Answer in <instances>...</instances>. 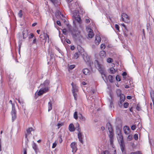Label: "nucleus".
Returning <instances> with one entry per match:
<instances>
[{
  "mask_svg": "<svg viewBox=\"0 0 154 154\" xmlns=\"http://www.w3.org/2000/svg\"><path fill=\"white\" fill-rule=\"evenodd\" d=\"M78 10L79 9L75 10L71 12L72 14V17L74 19V20L73 21V23L74 24L75 27L76 26V22H77L79 25L82 23V21L79 13Z\"/></svg>",
  "mask_w": 154,
  "mask_h": 154,
  "instance_id": "obj_1",
  "label": "nucleus"
},
{
  "mask_svg": "<svg viewBox=\"0 0 154 154\" xmlns=\"http://www.w3.org/2000/svg\"><path fill=\"white\" fill-rule=\"evenodd\" d=\"M80 53L86 64L90 65L91 63L90 58L86 52L82 49L80 51Z\"/></svg>",
  "mask_w": 154,
  "mask_h": 154,
  "instance_id": "obj_2",
  "label": "nucleus"
},
{
  "mask_svg": "<svg viewBox=\"0 0 154 154\" xmlns=\"http://www.w3.org/2000/svg\"><path fill=\"white\" fill-rule=\"evenodd\" d=\"M71 34L73 38L75 40H79L82 37L80 32L76 28L71 31Z\"/></svg>",
  "mask_w": 154,
  "mask_h": 154,
  "instance_id": "obj_3",
  "label": "nucleus"
},
{
  "mask_svg": "<svg viewBox=\"0 0 154 154\" xmlns=\"http://www.w3.org/2000/svg\"><path fill=\"white\" fill-rule=\"evenodd\" d=\"M68 5L69 10L71 12L75 10H77L78 9V8H80L78 3L77 2L75 3H69Z\"/></svg>",
  "mask_w": 154,
  "mask_h": 154,
  "instance_id": "obj_4",
  "label": "nucleus"
},
{
  "mask_svg": "<svg viewBox=\"0 0 154 154\" xmlns=\"http://www.w3.org/2000/svg\"><path fill=\"white\" fill-rule=\"evenodd\" d=\"M109 131V137L110 138V143H112L113 142V133L112 127L109 123H108L106 125Z\"/></svg>",
  "mask_w": 154,
  "mask_h": 154,
  "instance_id": "obj_5",
  "label": "nucleus"
},
{
  "mask_svg": "<svg viewBox=\"0 0 154 154\" xmlns=\"http://www.w3.org/2000/svg\"><path fill=\"white\" fill-rule=\"evenodd\" d=\"M9 103L12 105V109L11 111V115L12 122H13L16 118V111L15 109L14 105L12 103L11 100L9 101Z\"/></svg>",
  "mask_w": 154,
  "mask_h": 154,
  "instance_id": "obj_6",
  "label": "nucleus"
},
{
  "mask_svg": "<svg viewBox=\"0 0 154 154\" xmlns=\"http://www.w3.org/2000/svg\"><path fill=\"white\" fill-rule=\"evenodd\" d=\"M117 137L119 143L124 142L123 140V137L121 133V131L120 129L117 130L116 132Z\"/></svg>",
  "mask_w": 154,
  "mask_h": 154,
  "instance_id": "obj_7",
  "label": "nucleus"
},
{
  "mask_svg": "<svg viewBox=\"0 0 154 154\" xmlns=\"http://www.w3.org/2000/svg\"><path fill=\"white\" fill-rule=\"evenodd\" d=\"M40 88L39 90V91L38 92V95L39 96H41L42 95V94L46 92H47L48 90H45V87H41L40 86Z\"/></svg>",
  "mask_w": 154,
  "mask_h": 154,
  "instance_id": "obj_8",
  "label": "nucleus"
},
{
  "mask_svg": "<svg viewBox=\"0 0 154 154\" xmlns=\"http://www.w3.org/2000/svg\"><path fill=\"white\" fill-rule=\"evenodd\" d=\"M49 81L48 80H45L44 82L40 85L41 87H45V90H48L49 88Z\"/></svg>",
  "mask_w": 154,
  "mask_h": 154,
  "instance_id": "obj_9",
  "label": "nucleus"
},
{
  "mask_svg": "<svg viewBox=\"0 0 154 154\" xmlns=\"http://www.w3.org/2000/svg\"><path fill=\"white\" fill-rule=\"evenodd\" d=\"M86 30L88 33V37L91 38H92L94 35L92 29L89 27H87L86 28Z\"/></svg>",
  "mask_w": 154,
  "mask_h": 154,
  "instance_id": "obj_10",
  "label": "nucleus"
},
{
  "mask_svg": "<svg viewBox=\"0 0 154 154\" xmlns=\"http://www.w3.org/2000/svg\"><path fill=\"white\" fill-rule=\"evenodd\" d=\"M122 20L125 22H128L129 20V17L128 15L125 13H122L121 15Z\"/></svg>",
  "mask_w": 154,
  "mask_h": 154,
  "instance_id": "obj_11",
  "label": "nucleus"
},
{
  "mask_svg": "<svg viewBox=\"0 0 154 154\" xmlns=\"http://www.w3.org/2000/svg\"><path fill=\"white\" fill-rule=\"evenodd\" d=\"M71 85L72 87V93L78 92V88L76 85L74 84L73 82H72Z\"/></svg>",
  "mask_w": 154,
  "mask_h": 154,
  "instance_id": "obj_12",
  "label": "nucleus"
},
{
  "mask_svg": "<svg viewBox=\"0 0 154 154\" xmlns=\"http://www.w3.org/2000/svg\"><path fill=\"white\" fill-rule=\"evenodd\" d=\"M71 148H72V152H75L77 150L76 144L74 142H72L70 145Z\"/></svg>",
  "mask_w": 154,
  "mask_h": 154,
  "instance_id": "obj_13",
  "label": "nucleus"
},
{
  "mask_svg": "<svg viewBox=\"0 0 154 154\" xmlns=\"http://www.w3.org/2000/svg\"><path fill=\"white\" fill-rule=\"evenodd\" d=\"M101 42V38L99 35H97L96 36L95 43L96 45H98Z\"/></svg>",
  "mask_w": 154,
  "mask_h": 154,
  "instance_id": "obj_14",
  "label": "nucleus"
},
{
  "mask_svg": "<svg viewBox=\"0 0 154 154\" xmlns=\"http://www.w3.org/2000/svg\"><path fill=\"white\" fill-rule=\"evenodd\" d=\"M123 130L125 134L126 135L129 134L130 132V129L127 126H125Z\"/></svg>",
  "mask_w": 154,
  "mask_h": 154,
  "instance_id": "obj_15",
  "label": "nucleus"
},
{
  "mask_svg": "<svg viewBox=\"0 0 154 154\" xmlns=\"http://www.w3.org/2000/svg\"><path fill=\"white\" fill-rule=\"evenodd\" d=\"M112 149L113 150V153H112V152L109 153L108 151L106 150L103 151L101 154H116V150L114 148H113Z\"/></svg>",
  "mask_w": 154,
  "mask_h": 154,
  "instance_id": "obj_16",
  "label": "nucleus"
},
{
  "mask_svg": "<svg viewBox=\"0 0 154 154\" xmlns=\"http://www.w3.org/2000/svg\"><path fill=\"white\" fill-rule=\"evenodd\" d=\"M33 143L32 145V147L33 149H34L36 154L38 153V148L36 144L33 141Z\"/></svg>",
  "mask_w": 154,
  "mask_h": 154,
  "instance_id": "obj_17",
  "label": "nucleus"
},
{
  "mask_svg": "<svg viewBox=\"0 0 154 154\" xmlns=\"http://www.w3.org/2000/svg\"><path fill=\"white\" fill-rule=\"evenodd\" d=\"M69 130L70 132H73L75 131V128L73 124L71 123L69 125Z\"/></svg>",
  "mask_w": 154,
  "mask_h": 154,
  "instance_id": "obj_18",
  "label": "nucleus"
},
{
  "mask_svg": "<svg viewBox=\"0 0 154 154\" xmlns=\"http://www.w3.org/2000/svg\"><path fill=\"white\" fill-rule=\"evenodd\" d=\"M22 35L23 39L26 38L28 35V31L26 30H24L22 32Z\"/></svg>",
  "mask_w": 154,
  "mask_h": 154,
  "instance_id": "obj_19",
  "label": "nucleus"
},
{
  "mask_svg": "<svg viewBox=\"0 0 154 154\" xmlns=\"http://www.w3.org/2000/svg\"><path fill=\"white\" fill-rule=\"evenodd\" d=\"M78 137L80 142L83 143V141L82 140V134L81 132L78 133Z\"/></svg>",
  "mask_w": 154,
  "mask_h": 154,
  "instance_id": "obj_20",
  "label": "nucleus"
},
{
  "mask_svg": "<svg viewBox=\"0 0 154 154\" xmlns=\"http://www.w3.org/2000/svg\"><path fill=\"white\" fill-rule=\"evenodd\" d=\"M106 53L104 51H102L100 52V55L102 58H104L106 57Z\"/></svg>",
  "mask_w": 154,
  "mask_h": 154,
  "instance_id": "obj_21",
  "label": "nucleus"
},
{
  "mask_svg": "<svg viewBox=\"0 0 154 154\" xmlns=\"http://www.w3.org/2000/svg\"><path fill=\"white\" fill-rule=\"evenodd\" d=\"M82 72L85 75H87L89 74V70L87 68H85L83 69Z\"/></svg>",
  "mask_w": 154,
  "mask_h": 154,
  "instance_id": "obj_22",
  "label": "nucleus"
},
{
  "mask_svg": "<svg viewBox=\"0 0 154 154\" xmlns=\"http://www.w3.org/2000/svg\"><path fill=\"white\" fill-rule=\"evenodd\" d=\"M120 103L122 104L123 102H124L125 99V97L123 95H121L120 96Z\"/></svg>",
  "mask_w": 154,
  "mask_h": 154,
  "instance_id": "obj_23",
  "label": "nucleus"
},
{
  "mask_svg": "<svg viewBox=\"0 0 154 154\" xmlns=\"http://www.w3.org/2000/svg\"><path fill=\"white\" fill-rule=\"evenodd\" d=\"M119 144L120 146L121 150L122 152H123L125 148V143L124 142L122 143H119Z\"/></svg>",
  "mask_w": 154,
  "mask_h": 154,
  "instance_id": "obj_24",
  "label": "nucleus"
},
{
  "mask_svg": "<svg viewBox=\"0 0 154 154\" xmlns=\"http://www.w3.org/2000/svg\"><path fill=\"white\" fill-rule=\"evenodd\" d=\"M78 117L79 119L82 121H85L86 120L84 116H82V114L80 113H79Z\"/></svg>",
  "mask_w": 154,
  "mask_h": 154,
  "instance_id": "obj_25",
  "label": "nucleus"
},
{
  "mask_svg": "<svg viewBox=\"0 0 154 154\" xmlns=\"http://www.w3.org/2000/svg\"><path fill=\"white\" fill-rule=\"evenodd\" d=\"M96 62L97 63V69H98L101 72L102 71V69L101 68V66L100 64L97 60H96Z\"/></svg>",
  "mask_w": 154,
  "mask_h": 154,
  "instance_id": "obj_26",
  "label": "nucleus"
},
{
  "mask_svg": "<svg viewBox=\"0 0 154 154\" xmlns=\"http://www.w3.org/2000/svg\"><path fill=\"white\" fill-rule=\"evenodd\" d=\"M44 37L45 42H49V36L47 34H44Z\"/></svg>",
  "mask_w": 154,
  "mask_h": 154,
  "instance_id": "obj_27",
  "label": "nucleus"
},
{
  "mask_svg": "<svg viewBox=\"0 0 154 154\" xmlns=\"http://www.w3.org/2000/svg\"><path fill=\"white\" fill-rule=\"evenodd\" d=\"M52 103L51 101L49 102L48 104V111H50L52 109Z\"/></svg>",
  "mask_w": 154,
  "mask_h": 154,
  "instance_id": "obj_28",
  "label": "nucleus"
},
{
  "mask_svg": "<svg viewBox=\"0 0 154 154\" xmlns=\"http://www.w3.org/2000/svg\"><path fill=\"white\" fill-rule=\"evenodd\" d=\"M34 131V129L32 128H29L26 130L27 133L28 134H30L31 131Z\"/></svg>",
  "mask_w": 154,
  "mask_h": 154,
  "instance_id": "obj_29",
  "label": "nucleus"
},
{
  "mask_svg": "<svg viewBox=\"0 0 154 154\" xmlns=\"http://www.w3.org/2000/svg\"><path fill=\"white\" fill-rule=\"evenodd\" d=\"M109 70V72L111 74H114L116 72L115 69L112 67L110 68Z\"/></svg>",
  "mask_w": 154,
  "mask_h": 154,
  "instance_id": "obj_30",
  "label": "nucleus"
},
{
  "mask_svg": "<svg viewBox=\"0 0 154 154\" xmlns=\"http://www.w3.org/2000/svg\"><path fill=\"white\" fill-rule=\"evenodd\" d=\"M77 93L78 92L72 93V94L74 96V99L76 101L77 100Z\"/></svg>",
  "mask_w": 154,
  "mask_h": 154,
  "instance_id": "obj_31",
  "label": "nucleus"
},
{
  "mask_svg": "<svg viewBox=\"0 0 154 154\" xmlns=\"http://www.w3.org/2000/svg\"><path fill=\"white\" fill-rule=\"evenodd\" d=\"M133 139V136L132 135H129L128 136L127 138V140L128 141H130L132 140Z\"/></svg>",
  "mask_w": 154,
  "mask_h": 154,
  "instance_id": "obj_32",
  "label": "nucleus"
},
{
  "mask_svg": "<svg viewBox=\"0 0 154 154\" xmlns=\"http://www.w3.org/2000/svg\"><path fill=\"white\" fill-rule=\"evenodd\" d=\"M58 143L57 140H55V141L53 143L52 148H54L57 146Z\"/></svg>",
  "mask_w": 154,
  "mask_h": 154,
  "instance_id": "obj_33",
  "label": "nucleus"
},
{
  "mask_svg": "<svg viewBox=\"0 0 154 154\" xmlns=\"http://www.w3.org/2000/svg\"><path fill=\"white\" fill-rule=\"evenodd\" d=\"M79 57V54L78 53H76L74 54L73 58L74 59H76Z\"/></svg>",
  "mask_w": 154,
  "mask_h": 154,
  "instance_id": "obj_34",
  "label": "nucleus"
},
{
  "mask_svg": "<svg viewBox=\"0 0 154 154\" xmlns=\"http://www.w3.org/2000/svg\"><path fill=\"white\" fill-rule=\"evenodd\" d=\"M74 118L75 119L77 120L78 119V113L77 112H75L73 115Z\"/></svg>",
  "mask_w": 154,
  "mask_h": 154,
  "instance_id": "obj_35",
  "label": "nucleus"
},
{
  "mask_svg": "<svg viewBox=\"0 0 154 154\" xmlns=\"http://www.w3.org/2000/svg\"><path fill=\"white\" fill-rule=\"evenodd\" d=\"M108 79L110 82H113V78L112 75H109L108 76Z\"/></svg>",
  "mask_w": 154,
  "mask_h": 154,
  "instance_id": "obj_36",
  "label": "nucleus"
},
{
  "mask_svg": "<svg viewBox=\"0 0 154 154\" xmlns=\"http://www.w3.org/2000/svg\"><path fill=\"white\" fill-rule=\"evenodd\" d=\"M113 60L111 58L109 57L107 59V62L109 63H110L111 62H113Z\"/></svg>",
  "mask_w": 154,
  "mask_h": 154,
  "instance_id": "obj_37",
  "label": "nucleus"
},
{
  "mask_svg": "<svg viewBox=\"0 0 154 154\" xmlns=\"http://www.w3.org/2000/svg\"><path fill=\"white\" fill-rule=\"evenodd\" d=\"M22 10H20L19 11L18 13V15L20 17H22Z\"/></svg>",
  "mask_w": 154,
  "mask_h": 154,
  "instance_id": "obj_38",
  "label": "nucleus"
},
{
  "mask_svg": "<svg viewBox=\"0 0 154 154\" xmlns=\"http://www.w3.org/2000/svg\"><path fill=\"white\" fill-rule=\"evenodd\" d=\"M105 48V45L103 44H102L100 45V48L102 50H103Z\"/></svg>",
  "mask_w": 154,
  "mask_h": 154,
  "instance_id": "obj_39",
  "label": "nucleus"
},
{
  "mask_svg": "<svg viewBox=\"0 0 154 154\" xmlns=\"http://www.w3.org/2000/svg\"><path fill=\"white\" fill-rule=\"evenodd\" d=\"M116 79L118 82H119L121 81V79L120 77V76L119 75H117L116 77Z\"/></svg>",
  "mask_w": 154,
  "mask_h": 154,
  "instance_id": "obj_40",
  "label": "nucleus"
},
{
  "mask_svg": "<svg viewBox=\"0 0 154 154\" xmlns=\"http://www.w3.org/2000/svg\"><path fill=\"white\" fill-rule=\"evenodd\" d=\"M116 92L118 94H119L120 96L121 94V91L119 89H118L117 90Z\"/></svg>",
  "mask_w": 154,
  "mask_h": 154,
  "instance_id": "obj_41",
  "label": "nucleus"
},
{
  "mask_svg": "<svg viewBox=\"0 0 154 154\" xmlns=\"http://www.w3.org/2000/svg\"><path fill=\"white\" fill-rule=\"evenodd\" d=\"M134 138L135 140H137L138 139V135L137 134H136L134 135Z\"/></svg>",
  "mask_w": 154,
  "mask_h": 154,
  "instance_id": "obj_42",
  "label": "nucleus"
},
{
  "mask_svg": "<svg viewBox=\"0 0 154 154\" xmlns=\"http://www.w3.org/2000/svg\"><path fill=\"white\" fill-rule=\"evenodd\" d=\"M104 77L105 78H104V77L103 76H102V77L104 80V81H105V82H106V83H107V82H108V80L107 79V78L105 75H104Z\"/></svg>",
  "mask_w": 154,
  "mask_h": 154,
  "instance_id": "obj_43",
  "label": "nucleus"
},
{
  "mask_svg": "<svg viewBox=\"0 0 154 154\" xmlns=\"http://www.w3.org/2000/svg\"><path fill=\"white\" fill-rule=\"evenodd\" d=\"M128 32V31H127L126 29H125V30L123 31V33L125 36H128V34L127 33Z\"/></svg>",
  "mask_w": 154,
  "mask_h": 154,
  "instance_id": "obj_44",
  "label": "nucleus"
},
{
  "mask_svg": "<svg viewBox=\"0 0 154 154\" xmlns=\"http://www.w3.org/2000/svg\"><path fill=\"white\" fill-rule=\"evenodd\" d=\"M34 14L35 16L38 17L39 16V13L38 10H36L34 13Z\"/></svg>",
  "mask_w": 154,
  "mask_h": 154,
  "instance_id": "obj_45",
  "label": "nucleus"
},
{
  "mask_svg": "<svg viewBox=\"0 0 154 154\" xmlns=\"http://www.w3.org/2000/svg\"><path fill=\"white\" fill-rule=\"evenodd\" d=\"M129 106V104L128 103H124V106L125 108H127Z\"/></svg>",
  "mask_w": 154,
  "mask_h": 154,
  "instance_id": "obj_46",
  "label": "nucleus"
},
{
  "mask_svg": "<svg viewBox=\"0 0 154 154\" xmlns=\"http://www.w3.org/2000/svg\"><path fill=\"white\" fill-rule=\"evenodd\" d=\"M115 27L118 31H119V25L117 24L115 25Z\"/></svg>",
  "mask_w": 154,
  "mask_h": 154,
  "instance_id": "obj_47",
  "label": "nucleus"
},
{
  "mask_svg": "<svg viewBox=\"0 0 154 154\" xmlns=\"http://www.w3.org/2000/svg\"><path fill=\"white\" fill-rule=\"evenodd\" d=\"M75 67V66L74 65H72L69 66V68L71 69H74Z\"/></svg>",
  "mask_w": 154,
  "mask_h": 154,
  "instance_id": "obj_48",
  "label": "nucleus"
},
{
  "mask_svg": "<svg viewBox=\"0 0 154 154\" xmlns=\"http://www.w3.org/2000/svg\"><path fill=\"white\" fill-rule=\"evenodd\" d=\"M112 106H113V103H112V101H110V105L109 106V108L111 109L112 108Z\"/></svg>",
  "mask_w": 154,
  "mask_h": 154,
  "instance_id": "obj_49",
  "label": "nucleus"
},
{
  "mask_svg": "<svg viewBox=\"0 0 154 154\" xmlns=\"http://www.w3.org/2000/svg\"><path fill=\"white\" fill-rule=\"evenodd\" d=\"M22 42L21 41H20L19 43V51H20V48H21V44H22Z\"/></svg>",
  "mask_w": 154,
  "mask_h": 154,
  "instance_id": "obj_50",
  "label": "nucleus"
},
{
  "mask_svg": "<svg viewBox=\"0 0 154 154\" xmlns=\"http://www.w3.org/2000/svg\"><path fill=\"white\" fill-rule=\"evenodd\" d=\"M63 125V124L61 123H58L57 124V126H58V129H59L60 127L62 126Z\"/></svg>",
  "mask_w": 154,
  "mask_h": 154,
  "instance_id": "obj_51",
  "label": "nucleus"
},
{
  "mask_svg": "<svg viewBox=\"0 0 154 154\" xmlns=\"http://www.w3.org/2000/svg\"><path fill=\"white\" fill-rule=\"evenodd\" d=\"M66 32H67L66 30L65 29H63V30H62V32H63V33L65 35L66 34Z\"/></svg>",
  "mask_w": 154,
  "mask_h": 154,
  "instance_id": "obj_52",
  "label": "nucleus"
},
{
  "mask_svg": "<svg viewBox=\"0 0 154 154\" xmlns=\"http://www.w3.org/2000/svg\"><path fill=\"white\" fill-rule=\"evenodd\" d=\"M121 25L122 26L124 27L125 29H126L127 31H128V29H127L126 27V26L125 25L124 23L122 24Z\"/></svg>",
  "mask_w": 154,
  "mask_h": 154,
  "instance_id": "obj_53",
  "label": "nucleus"
},
{
  "mask_svg": "<svg viewBox=\"0 0 154 154\" xmlns=\"http://www.w3.org/2000/svg\"><path fill=\"white\" fill-rule=\"evenodd\" d=\"M79 124L78 125V128L77 129V130L79 132L78 133L81 132V129L79 128Z\"/></svg>",
  "mask_w": 154,
  "mask_h": 154,
  "instance_id": "obj_54",
  "label": "nucleus"
},
{
  "mask_svg": "<svg viewBox=\"0 0 154 154\" xmlns=\"http://www.w3.org/2000/svg\"><path fill=\"white\" fill-rule=\"evenodd\" d=\"M136 126L135 125H133L131 127V129L132 130H134L136 129Z\"/></svg>",
  "mask_w": 154,
  "mask_h": 154,
  "instance_id": "obj_55",
  "label": "nucleus"
},
{
  "mask_svg": "<svg viewBox=\"0 0 154 154\" xmlns=\"http://www.w3.org/2000/svg\"><path fill=\"white\" fill-rule=\"evenodd\" d=\"M58 137H59V138H62V135L61 134V132H59L58 133Z\"/></svg>",
  "mask_w": 154,
  "mask_h": 154,
  "instance_id": "obj_56",
  "label": "nucleus"
},
{
  "mask_svg": "<svg viewBox=\"0 0 154 154\" xmlns=\"http://www.w3.org/2000/svg\"><path fill=\"white\" fill-rule=\"evenodd\" d=\"M34 37V35L32 33H31L29 37V38H32Z\"/></svg>",
  "mask_w": 154,
  "mask_h": 154,
  "instance_id": "obj_57",
  "label": "nucleus"
},
{
  "mask_svg": "<svg viewBox=\"0 0 154 154\" xmlns=\"http://www.w3.org/2000/svg\"><path fill=\"white\" fill-rule=\"evenodd\" d=\"M56 23H57V24L58 25H59V26H61V23L60 21H59V20L57 21Z\"/></svg>",
  "mask_w": 154,
  "mask_h": 154,
  "instance_id": "obj_58",
  "label": "nucleus"
},
{
  "mask_svg": "<svg viewBox=\"0 0 154 154\" xmlns=\"http://www.w3.org/2000/svg\"><path fill=\"white\" fill-rule=\"evenodd\" d=\"M54 4H55L57 2V0H50Z\"/></svg>",
  "mask_w": 154,
  "mask_h": 154,
  "instance_id": "obj_59",
  "label": "nucleus"
},
{
  "mask_svg": "<svg viewBox=\"0 0 154 154\" xmlns=\"http://www.w3.org/2000/svg\"><path fill=\"white\" fill-rule=\"evenodd\" d=\"M85 22L87 23H88L90 22V20L88 19H86Z\"/></svg>",
  "mask_w": 154,
  "mask_h": 154,
  "instance_id": "obj_60",
  "label": "nucleus"
},
{
  "mask_svg": "<svg viewBox=\"0 0 154 154\" xmlns=\"http://www.w3.org/2000/svg\"><path fill=\"white\" fill-rule=\"evenodd\" d=\"M126 75H127V73H126V72H123L122 74V75L123 76H126Z\"/></svg>",
  "mask_w": 154,
  "mask_h": 154,
  "instance_id": "obj_61",
  "label": "nucleus"
},
{
  "mask_svg": "<svg viewBox=\"0 0 154 154\" xmlns=\"http://www.w3.org/2000/svg\"><path fill=\"white\" fill-rule=\"evenodd\" d=\"M131 96H127V98L128 99H129V100H130V99H131Z\"/></svg>",
  "mask_w": 154,
  "mask_h": 154,
  "instance_id": "obj_62",
  "label": "nucleus"
},
{
  "mask_svg": "<svg viewBox=\"0 0 154 154\" xmlns=\"http://www.w3.org/2000/svg\"><path fill=\"white\" fill-rule=\"evenodd\" d=\"M66 41L68 44L70 43V41L69 39H66Z\"/></svg>",
  "mask_w": 154,
  "mask_h": 154,
  "instance_id": "obj_63",
  "label": "nucleus"
},
{
  "mask_svg": "<svg viewBox=\"0 0 154 154\" xmlns=\"http://www.w3.org/2000/svg\"><path fill=\"white\" fill-rule=\"evenodd\" d=\"M82 84L83 85H86L87 83L85 82H82Z\"/></svg>",
  "mask_w": 154,
  "mask_h": 154,
  "instance_id": "obj_64",
  "label": "nucleus"
}]
</instances>
